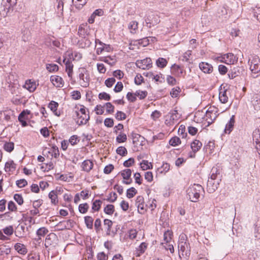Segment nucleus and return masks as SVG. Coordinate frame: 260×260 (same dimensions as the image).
Segmentation results:
<instances>
[{"label": "nucleus", "instance_id": "obj_27", "mask_svg": "<svg viewBox=\"0 0 260 260\" xmlns=\"http://www.w3.org/2000/svg\"><path fill=\"white\" fill-rule=\"evenodd\" d=\"M87 0H72V3L75 7L78 9L81 10L87 3Z\"/></svg>", "mask_w": 260, "mask_h": 260}, {"label": "nucleus", "instance_id": "obj_12", "mask_svg": "<svg viewBox=\"0 0 260 260\" xmlns=\"http://www.w3.org/2000/svg\"><path fill=\"white\" fill-rule=\"evenodd\" d=\"M216 112H214L213 111L208 109L205 115L206 121L207 122L206 126H209L212 124L217 117Z\"/></svg>", "mask_w": 260, "mask_h": 260}, {"label": "nucleus", "instance_id": "obj_56", "mask_svg": "<svg viewBox=\"0 0 260 260\" xmlns=\"http://www.w3.org/2000/svg\"><path fill=\"white\" fill-rule=\"evenodd\" d=\"M117 194L115 192H112L109 194V197L106 200L111 203H114L117 200Z\"/></svg>", "mask_w": 260, "mask_h": 260}, {"label": "nucleus", "instance_id": "obj_57", "mask_svg": "<svg viewBox=\"0 0 260 260\" xmlns=\"http://www.w3.org/2000/svg\"><path fill=\"white\" fill-rule=\"evenodd\" d=\"M254 237L256 240H260V224H256L254 230Z\"/></svg>", "mask_w": 260, "mask_h": 260}, {"label": "nucleus", "instance_id": "obj_55", "mask_svg": "<svg viewBox=\"0 0 260 260\" xmlns=\"http://www.w3.org/2000/svg\"><path fill=\"white\" fill-rule=\"evenodd\" d=\"M126 114L122 111H118L115 114V118L118 120H124L126 118Z\"/></svg>", "mask_w": 260, "mask_h": 260}, {"label": "nucleus", "instance_id": "obj_17", "mask_svg": "<svg viewBox=\"0 0 260 260\" xmlns=\"http://www.w3.org/2000/svg\"><path fill=\"white\" fill-rule=\"evenodd\" d=\"M228 11L229 9H228V7L226 6H219L217 9L216 15L218 17H224L226 18V16L228 15Z\"/></svg>", "mask_w": 260, "mask_h": 260}, {"label": "nucleus", "instance_id": "obj_40", "mask_svg": "<svg viewBox=\"0 0 260 260\" xmlns=\"http://www.w3.org/2000/svg\"><path fill=\"white\" fill-rule=\"evenodd\" d=\"M253 105L255 109L260 108V95L255 94L253 97V101H252Z\"/></svg>", "mask_w": 260, "mask_h": 260}, {"label": "nucleus", "instance_id": "obj_8", "mask_svg": "<svg viewBox=\"0 0 260 260\" xmlns=\"http://www.w3.org/2000/svg\"><path fill=\"white\" fill-rule=\"evenodd\" d=\"M238 61V57L235 56L233 53H227L222 57L221 62H223L228 64H233Z\"/></svg>", "mask_w": 260, "mask_h": 260}, {"label": "nucleus", "instance_id": "obj_60", "mask_svg": "<svg viewBox=\"0 0 260 260\" xmlns=\"http://www.w3.org/2000/svg\"><path fill=\"white\" fill-rule=\"evenodd\" d=\"M99 98L100 100H105L107 101H109L111 99V96L110 94H108L106 92H101L99 94Z\"/></svg>", "mask_w": 260, "mask_h": 260}, {"label": "nucleus", "instance_id": "obj_34", "mask_svg": "<svg viewBox=\"0 0 260 260\" xmlns=\"http://www.w3.org/2000/svg\"><path fill=\"white\" fill-rule=\"evenodd\" d=\"M167 60L162 57L158 58L156 61V64L158 68H164L167 64Z\"/></svg>", "mask_w": 260, "mask_h": 260}, {"label": "nucleus", "instance_id": "obj_7", "mask_svg": "<svg viewBox=\"0 0 260 260\" xmlns=\"http://www.w3.org/2000/svg\"><path fill=\"white\" fill-rule=\"evenodd\" d=\"M74 226L73 221L69 219L67 221H60L58 223L55 227L58 231H63L65 229H70Z\"/></svg>", "mask_w": 260, "mask_h": 260}, {"label": "nucleus", "instance_id": "obj_39", "mask_svg": "<svg viewBox=\"0 0 260 260\" xmlns=\"http://www.w3.org/2000/svg\"><path fill=\"white\" fill-rule=\"evenodd\" d=\"M140 165L143 170H146L152 168V165L151 163L149 162L148 160H143Z\"/></svg>", "mask_w": 260, "mask_h": 260}, {"label": "nucleus", "instance_id": "obj_5", "mask_svg": "<svg viewBox=\"0 0 260 260\" xmlns=\"http://www.w3.org/2000/svg\"><path fill=\"white\" fill-rule=\"evenodd\" d=\"M248 62L253 73L256 74L260 72V59L258 57L254 56L252 59H249Z\"/></svg>", "mask_w": 260, "mask_h": 260}, {"label": "nucleus", "instance_id": "obj_38", "mask_svg": "<svg viewBox=\"0 0 260 260\" xmlns=\"http://www.w3.org/2000/svg\"><path fill=\"white\" fill-rule=\"evenodd\" d=\"M102 201L100 200H96L92 203V209L94 211H98L101 207Z\"/></svg>", "mask_w": 260, "mask_h": 260}, {"label": "nucleus", "instance_id": "obj_23", "mask_svg": "<svg viewBox=\"0 0 260 260\" xmlns=\"http://www.w3.org/2000/svg\"><path fill=\"white\" fill-rule=\"evenodd\" d=\"M24 87L30 92H34L37 88V85L35 82H31L30 80L25 82Z\"/></svg>", "mask_w": 260, "mask_h": 260}, {"label": "nucleus", "instance_id": "obj_35", "mask_svg": "<svg viewBox=\"0 0 260 260\" xmlns=\"http://www.w3.org/2000/svg\"><path fill=\"white\" fill-rule=\"evenodd\" d=\"M56 235L54 234V233H50V234H49L48 235H47V237L46 238V239H45V246L46 247H48L49 245H52V242H51V240L52 239H54L56 238Z\"/></svg>", "mask_w": 260, "mask_h": 260}, {"label": "nucleus", "instance_id": "obj_15", "mask_svg": "<svg viewBox=\"0 0 260 260\" xmlns=\"http://www.w3.org/2000/svg\"><path fill=\"white\" fill-rule=\"evenodd\" d=\"M50 81L57 87H62L64 84L63 80L58 76H51Z\"/></svg>", "mask_w": 260, "mask_h": 260}, {"label": "nucleus", "instance_id": "obj_59", "mask_svg": "<svg viewBox=\"0 0 260 260\" xmlns=\"http://www.w3.org/2000/svg\"><path fill=\"white\" fill-rule=\"evenodd\" d=\"M105 106L106 108V111L109 114H111L114 112V106L112 105L111 103H107Z\"/></svg>", "mask_w": 260, "mask_h": 260}, {"label": "nucleus", "instance_id": "obj_1", "mask_svg": "<svg viewBox=\"0 0 260 260\" xmlns=\"http://www.w3.org/2000/svg\"><path fill=\"white\" fill-rule=\"evenodd\" d=\"M221 170L219 167H214L211 169V180H209L207 182L208 190L210 193L214 192L217 188L219 181L221 180Z\"/></svg>", "mask_w": 260, "mask_h": 260}, {"label": "nucleus", "instance_id": "obj_53", "mask_svg": "<svg viewBox=\"0 0 260 260\" xmlns=\"http://www.w3.org/2000/svg\"><path fill=\"white\" fill-rule=\"evenodd\" d=\"M116 153L122 156H125L127 153L126 149L123 146H119L116 149Z\"/></svg>", "mask_w": 260, "mask_h": 260}, {"label": "nucleus", "instance_id": "obj_25", "mask_svg": "<svg viewBox=\"0 0 260 260\" xmlns=\"http://www.w3.org/2000/svg\"><path fill=\"white\" fill-rule=\"evenodd\" d=\"M100 60L109 64L111 66H114L116 62V59L114 56L103 57L101 58Z\"/></svg>", "mask_w": 260, "mask_h": 260}, {"label": "nucleus", "instance_id": "obj_43", "mask_svg": "<svg viewBox=\"0 0 260 260\" xmlns=\"http://www.w3.org/2000/svg\"><path fill=\"white\" fill-rule=\"evenodd\" d=\"M127 140L126 135L124 133H120L116 137V142L118 143L125 142Z\"/></svg>", "mask_w": 260, "mask_h": 260}, {"label": "nucleus", "instance_id": "obj_9", "mask_svg": "<svg viewBox=\"0 0 260 260\" xmlns=\"http://www.w3.org/2000/svg\"><path fill=\"white\" fill-rule=\"evenodd\" d=\"M136 64L138 68L145 70L151 67L152 60L150 58H146L143 60H137Z\"/></svg>", "mask_w": 260, "mask_h": 260}, {"label": "nucleus", "instance_id": "obj_58", "mask_svg": "<svg viewBox=\"0 0 260 260\" xmlns=\"http://www.w3.org/2000/svg\"><path fill=\"white\" fill-rule=\"evenodd\" d=\"M16 184L17 185V186L18 187H19L20 188H22V187H25L26 185H27V182L24 179H20V180L16 181Z\"/></svg>", "mask_w": 260, "mask_h": 260}, {"label": "nucleus", "instance_id": "obj_37", "mask_svg": "<svg viewBox=\"0 0 260 260\" xmlns=\"http://www.w3.org/2000/svg\"><path fill=\"white\" fill-rule=\"evenodd\" d=\"M171 69L172 72L175 73L178 75L182 74L183 73L182 69L181 68L180 66L176 64H173Z\"/></svg>", "mask_w": 260, "mask_h": 260}, {"label": "nucleus", "instance_id": "obj_44", "mask_svg": "<svg viewBox=\"0 0 260 260\" xmlns=\"http://www.w3.org/2000/svg\"><path fill=\"white\" fill-rule=\"evenodd\" d=\"M181 143V140L178 137H174L169 141V144L172 146H176Z\"/></svg>", "mask_w": 260, "mask_h": 260}, {"label": "nucleus", "instance_id": "obj_6", "mask_svg": "<svg viewBox=\"0 0 260 260\" xmlns=\"http://www.w3.org/2000/svg\"><path fill=\"white\" fill-rule=\"evenodd\" d=\"M145 22L147 24V26L149 28L157 25L160 22V19L158 15L151 14L147 16V18H145Z\"/></svg>", "mask_w": 260, "mask_h": 260}, {"label": "nucleus", "instance_id": "obj_3", "mask_svg": "<svg viewBox=\"0 0 260 260\" xmlns=\"http://www.w3.org/2000/svg\"><path fill=\"white\" fill-rule=\"evenodd\" d=\"M203 190L202 186L198 184H194L190 186L186 190L187 198L193 202H197L200 196V193Z\"/></svg>", "mask_w": 260, "mask_h": 260}, {"label": "nucleus", "instance_id": "obj_51", "mask_svg": "<svg viewBox=\"0 0 260 260\" xmlns=\"http://www.w3.org/2000/svg\"><path fill=\"white\" fill-rule=\"evenodd\" d=\"M46 69L49 72H54L58 71V67L56 64H47Z\"/></svg>", "mask_w": 260, "mask_h": 260}, {"label": "nucleus", "instance_id": "obj_11", "mask_svg": "<svg viewBox=\"0 0 260 260\" xmlns=\"http://www.w3.org/2000/svg\"><path fill=\"white\" fill-rule=\"evenodd\" d=\"M80 79V84L83 87H86L89 86L90 78L86 71L84 73H81L79 74Z\"/></svg>", "mask_w": 260, "mask_h": 260}, {"label": "nucleus", "instance_id": "obj_24", "mask_svg": "<svg viewBox=\"0 0 260 260\" xmlns=\"http://www.w3.org/2000/svg\"><path fill=\"white\" fill-rule=\"evenodd\" d=\"M15 169L16 164L13 160H10L5 164V170L6 172H13Z\"/></svg>", "mask_w": 260, "mask_h": 260}, {"label": "nucleus", "instance_id": "obj_47", "mask_svg": "<svg viewBox=\"0 0 260 260\" xmlns=\"http://www.w3.org/2000/svg\"><path fill=\"white\" fill-rule=\"evenodd\" d=\"M137 193V190L133 187L128 189L126 191V197L129 198H133Z\"/></svg>", "mask_w": 260, "mask_h": 260}, {"label": "nucleus", "instance_id": "obj_19", "mask_svg": "<svg viewBox=\"0 0 260 260\" xmlns=\"http://www.w3.org/2000/svg\"><path fill=\"white\" fill-rule=\"evenodd\" d=\"M235 123V116L233 115L225 125L224 132L226 134H230L233 129Z\"/></svg>", "mask_w": 260, "mask_h": 260}, {"label": "nucleus", "instance_id": "obj_45", "mask_svg": "<svg viewBox=\"0 0 260 260\" xmlns=\"http://www.w3.org/2000/svg\"><path fill=\"white\" fill-rule=\"evenodd\" d=\"M79 211L82 214L86 213L89 209V205L87 203L81 204L79 206Z\"/></svg>", "mask_w": 260, "mask_h": 260}, {"label": "nucleus", "instance_id": "obj_18", "mask_svg": "<svg viewBox=\"0 0 260 260\" xmlns=\"http://www.w3.org/2000/svg\"><path fill=\"white\" fill-rule=\"evenodd\" d=\"M200 69L205 73L210 74L213 71L212 66L206 62H202L199 64Z\"/></svg>", "mask_w": 260, "mask_h": 260}, {"label": "nucleus", "instance_id": "obj_52", "mask_svg": "<svg viewBox=\"0 0 260 260\" xmlns=\"http://www.w3.org/2000/svg\"><path fill=\"white\" fill-rule=\"evenodd\" d=\"M178 113L177 111H174L172 112H170L167 115V117L170 118L173 122L174 123L175 121H176L178 119Z\"/></svg>", "mask_w": 260, "mask_h": 260}, {"label": "nucleus", "instance_id": "obj_63", "mask_svg": "<svg viewBox=\"0 0 260 260\" xmlns=\"http://www.w3.org/2000/svg\"><path fill=\"white\" fill-rule=\"evenodd\" d=\"M115 81L114 78H109L105 80V83L108 87H111Z\"/></svg>", "mask_w": 260, "mask_h": 260}, {"label": "nucleus", "instance_id": "obj_61", "mask_svg": "<svg viewBox=\"0 0 260 260\" xmlns=\"http://www.w3.org/2000/svg\"><path fill=\"white\" fill-rule=\"evenodd\" d=\"M104 124L108 127H112L114 125L113 119L110 118H107L105 119Z\"/></svg>", "mask_w": 260, "mask_h": 260}, {"label": "nucleus", "instance_id": "obj_13", "mask_svg": "<svg viewBox=\"0 0 260 260\" xmlns=\"http://www.w3.org/2000/svg\"><path fill=\"white\" fill-rule=\"evenodd\" d=\"M243 71L244 69L242 67L238 66L234 67L233 69H231V71L228 74V76L230 79H234L236 77L239 76L242 74Z\"/></svg>", "mask_w": 260, "mask_h": 260}, {"label": "nucleus", "instance_id": "obj_20", "mask_svg": "<svg viewBox=\"0 0 260 260\" xmlns=\"http://www.w3.org/2000/svg\"><path fill=\"white\" fill-rule=\"evenodd\" d=\"M93 166V162L88 159L84 160L82 164V170L86 172H90Z\"/></svg>", "mask_w": 260, "mask_h": 260}, {"label": "nucleus", "instance_id": "obj_31", "mask_svg": "<svg viewBox=\"0 0 260 260\" xmlns=\"http://www.w3.org/2000/svg\"><path fill=\"white\" fill-rule=\"evenodd\" d=\"M84 221L87 228L89 229L93 228V219L91 216H86L84 217Z\"/></svg>", "mask_w": 260, "mask_h": 260}, {"label": "nucleus", "instance_id": "obj_2", "mask_svg": "<svg viewBox=\"0 0 260 260\" xmlns=\"http://www.w3.org/2000/svg\"><path fill=\"white\" fill-rule=\"evenodd\" d=\"M185 237V235H181V239L178 244L179 255L181 260H188L190 254L189 244L184 241Z\"/></svg>", "mask_w": 260, "mask_h": 260}, {"label": "nucleus", "instance_id": "obj_21", "mask_svg": "<svg viewBox=\"0 0 260 260\" xmlns=\"http://www.w3.org/2000/svg\"><path fill=\"white\" fill-rule=\"evenodd\" d=\"M15 249L20 254L24 255L27 252V250L24 244L17 243L14 245Z\"/></svg>", "mask_w": 260, "mask_h": 260}, {"label": "nucleus", "instance_id": "obj_54", "mask_svg": "<svg viewBox=\"0 0 260 260\" xmlns=\"http://www.w3.org/2000/svg\"><path fill=\"white\" fill-rule=\"evenodd\" d=\"M172 236L173 233L170 231H167L165 232L164 234V239L166 242V243L170 242L171 240L172 239Z\"/></svg>", "mask_w": 260, "mask_h": 260}, {"label": "nucleus", "instance_id": "obj_33", "mask_svg": "<svg viewBox=\"0 0 260 260\" xmlns=\"http://www.w3.org/2000/svg\"><path fill=\"white\" fill-rule=\"evenodd\" d=\"M49 199H51V203L54 204H56L58 203L57 195L56 191L52 190L48 194Z\"/></svg>", "mask_w": 260, "mask_h": 260}, {"label": "nucleus", "instance_id": "obj_42", "mask_svg": "<svg viewBox=\"0 0 260 260\" xmlns=\"http://www.w3.org/2000/svg\"><path fill=\"white\" fill-rule=\"evenodd\" d=\"M14 148V144L13 142H6L4 145V149L7 152H12Z\"/></svg>", "mask_w": 260, "mask_h": 260}, {"label": "nucleus", "instance_id": "obj_10", "mask_svg": "<svg viewBox=\"0 0 260 260\" xmlns=\"http://www.w3.org/2000/svg\"><path fill=\"white\" fill-rule=\"evenodd\" d=\"M90 29L87 24H81L78 29V35L80 37L85 38L89 34Z\"/></svg>", "mask_w": 260, "mask_h": 260}, {"label": "nucleus", "instance_id": "obj_22", "mask_svg": "<svg viewBox=\"0 0 260 260\" xmlns=\"http://www.w3.org/2000/svg\"><path fill=\"white\" fill-rule=\"evenodd\" d=\"M227 90L220 89L219 93V99L220 101L223 104L228 102V97L226 94Z\"/></svg>", "mask_w": 260, "mask_h": 260}, {"label": "nucleus", "instance_id": "obj_36", "mask_svg": "<svg viewBox=\"0 0 260 260\" xmlns=\"http://www.w3.org/2000/svg\"><path fill=\"white\" fill-rule=\"evenodd\" d=\"M121 175L124 180H128L132 175V171L129 169H125L121 172Z\"/></svg>", "mask_w": 260, "mask_h": 260}, {"label": "nucleus", "instance_id": "obj_62", "mask_svg": "<svg viewBox=\"0 0 260 260\" xmlns=\"http://www.w3.org/2000/svg\"><path fill=\"white\" fill-rule=\"evenodd\" d=\"M4 233L7 236H10L13 233V228L12 226H7L3 229Z\"/></svg>", "mask_w": 260, "mask_h": 260}, {"label": "nucleus", "instance_id": "obj_41", "mask_svg": "<svg viewBox=\"0 0 260 260\" xmlns=\"http://www.w3.org/2000/svg\"><path fill=\"white\" fill-rule=\"evenodd\" d=\"M114 206L112 204L107 205L104 209V212L108 215H112L114 212Z\"/></svg>", "mask_w": 260, "mask_h": 260}, {"label": "nucleus", "instance_id": "obj_16", "mask_svg": "<svg viewBox=\"0 0 260 260\" xmlns=\"http://www.w3.org/2000/svg\"><path fill=\"white\" fill-rule=\"evenodd\" d=\"M133 143L135 145H143V142H145V138L144 137L136 133H132Z\"/></svg>", "mask_w": 260, "mask_h": 260}, {"label": "nucleus", "instance_id": "obj_32", "mask_svg": "<svg viewBox=\"0 0 260 260\" xmlns=\"http://www.w3.org/2000/svg\"><path fill=\"white\" fill-rule=\"evenodd\" d=\"M49 232L48 230L45 227H42L39 229L37 231V235L39 239H41V237L45 236Z\"/></svg>", "mask_w": 260, "mask_h": 260}, {"label": "nucleus", "instance_id": "obj_46", "mask_svg": "<svg viewBox=\"0 0 260 260\" xmlns=\"http://www.w3.org/2000/svg\"><path fill=\"white\" fill-rule=\"evenodd\" d=\"M63 1L64 0H56V2L57 3V13L61 15L63 14Z\"/></svg>", "mask_w": 260, "mask_h": 260}, {"label": "nucleus", "instance_id": "obj_64", "mask_svg": "<svg viewBox=\"0 0 260 260\" xmlns=\"http://www.w3.org/2000/svg\"><path fill=\"white\" fill-rule=\"evenodd\" d=\"M253 14L257 20L260 22V7H256L253 9Z\"/></svg>", "mask_w": 260, "mask_h": 260}, {"label": "nucleus", "instance_id": "obj_50", "mask_svg": "<svg viewBox=\"0 0 260 260\" xmlns=\"http://www.w3.org/2000/svg\"><path fill=\"white\" fill-rule=\"evenodd\" d=\"M104 224L107 226V235H109L111 231V228L112 226V221L108 219H105L104 220Z\"/></svg>", "mask_w": 260, "mask_h": 260}, {"label": "nucleus", "instance_id": "obj_49", "mask_svg": "<svg viewBox=\"0 0 260 260\" xmlns=\"http://www.w3.org/2000/svg\"><path fill=\"white\" fill-rule=\"evenodd\" d=\"M138 23L136 21H131L128 24V28L131 30L132 33H135L136 30L138 28Z\"/></svg>", "mask_w": 260, "mask_h": 260}, {"label": "nucleus", "instance_id": "obj_26", "mask_svg": "<svg viewBox=\"0 0 260 260\" xmlns=\"http://www.w3.org/2000/svg\"><path fill=\"white\" fill-rule=\"evenodd\" d=\"M25 226L23 225L19 224L16 229L15 234L18 237H22L25 234Z\"/></svg>", "mask_w": 260, "mask_h": 260}, {"label": "nucleus", "instance_id": "obj_28", "mask_svg": "<svg viewBox=\"0 0 260 260\" xmlns=\"http://www.w3.org/2000/svg\"><path fill=\"white\" fill-rule=\"evenodd\" d=\"M202 146V143L198 140H195L190 144L191 149L194 152L199 150Z\"/></svg>", "mask_w": 260, "mask_h": 260}, {"label": "nucleus", "instance_id": "obj_29", "mask_svg": "<svg viewBox=\"0 0 260 260\" xmlns=\"http://www.w3.org/2000/svg\"><path fill=\"white\" fill-rule=\"evenodd\" d=\"M58 107V104L53 101H52L48 105V107L53 112V113L57 116H59V114L57 113V110Z\"/></svg>", "mask_w": 260, "mask_h": 260}, {"label": "nucleus", "instance_id": "obj_4", "mask_svg": "<svg viewBox=\"0 0 260 260\" xmlns=\"http://www.w3.org/2000/svg\"><path fill=\"white\" fill-rule=\"evenodd\" d=\"M80 112H81L82 115L80 116L79 113L78 111L75 112V114L77 117H79L80 119H81V120L79 122L77 121V123L79 125L86 124L87 122L89 121L90 119V116L88 114L86 113V109L85 107H83L81 108L80 109Z\"/></svg>", "mask_w": 260, "mask_h": 260}, {"label": "nucleus", "instance_id": "obj_48", "mask_svg": "<svg viewBox=\"0 0 260 260\" xmlns=\"http://www.w3.org/2000/svg\"><path fill=\"white\" fill-rule=\"evenodd\" d=\"M30 113V111L27 110L22 111L18 116V120L20 121V120H25L27 119V116Z\"/></svg>", "mask_w": 260, "mask_h": 260}, {"label": "nucleus", "instance_id": "obj_14", "mask_svg": "<svg viewBox=\"0 0 260 260\" xmlns=\"http://www.w3.org/2000/svg\"><path fill=\"white\" fill-rule=\"evenodd\" d=\"M136 205L138 208V212L142 214L144 213L145 210L144 206V199L142 196H138L136 200Z\"/></svg>", "mask_w": 260, "mask_h": 260}, {"label": "nucleus", "instance_id": "obj_30", "mask_svg": "<svg viewBox=\"0 0 260 260\" xmlns=\"http://www.w3.org/2000/svg\"><path fill=\"white\" fill-rule=\"evenodd\" d=\"M147 247V244L145 242H142L137 248V256H140L141 254L144 253Z\"/></svg>", "mask_w": 260, "mask_h": 260}]
</instances>
